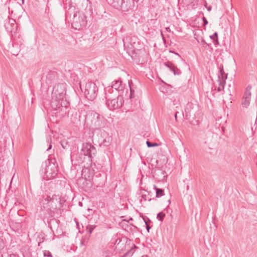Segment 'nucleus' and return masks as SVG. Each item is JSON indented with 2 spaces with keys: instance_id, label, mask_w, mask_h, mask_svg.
<instances>
[{
  "instance_id": "1",
  "label": "nucleus",
  "mask_w": 257,
  "mask_h": 257,
  "mask_svg": "<svg viewBox=\"0 0 257 257\" xmlns=\"http://www.w3.org/2000/svg\"><path fill=\"white\" fill-rule=\"evenodd\" d=\"M65 84L59 83L55 85L52 92V98L51 102L52 108L57 112H63L62 115L66 113V107L69 102L65 98Z\"/></svg>"
},
{
  "instance_id": "2",
  "label": "nucleus",
  "mask_w": 257,
  "mask_h": 257,
  "mask_svg": "<svg viewBox=\"0 0 257 257\" xmlns=\"http://www.w3.org/2000/svg\"><path fill=\"white\" fill-rule=\"evenodd\" d=\"M97 92L98 88L94 83L89 82L86 84L84 94L88 100H93L97 96Z\"/></svg>"
},
{
  "instance_id": "3",
  "label": "nucleus",
  "mask_w": 257,
  "mask_h": 257,
  "mask_svg": "<svg viewBox=\"0 0 257 257\" xmlns=\"http://www.w3.org/2000/svg\"><path fill=\"white\" fill-rule=\"evenodd\" d=\"M106 105L110 109H116L122 106L123 100V97L118 95L115 98H111L106 94Z\"/></svg>"
},
{
  "instance_id": "4",
  "label": "nucleus",
  "mask_w": 257,
  "mask_h": 257,
  "mask_svg": "<svg viewBox=\"0 0 257 257\" xmlns=\"http://www.w3.org/2000/svg\"><path fill=\"white\" fill-rule=\"evenodd\" d=\"M87 21L86 17L84 14L78 12L76 13L72 23V27L76 30H80L86 25Z\"/></svg>"
},
{
  "instance_id": "5",
  "label": "nucleus",
  "mask_w": 257,
  "mask_h": 257,
  "mask_svg": "<svg viewBox=\"0 0 257 257\" xmlns=\"http://www.w3.org/2000/svg\"><path fill=\"white\" fill-rule=\"evenodd\" d=\"M113 6L122 11L127 12L133 6V0H112Z\"/></svg>"
},
{
  "instance_id": "6",
  "label": "nucleus",
  "mask_w": 257,
  "mask_h": 257,
  "mask_svg": "<svg viewBox=\"0 0 257 257\" xmlns=\"http://www.w3.org/2000/svg\"><path fill=\"white\" fill-rule=\"evenodd\" d=\"M45 166V169L44 173L50 178L55 177L58 172L57 167L54 164H51L49 159L45 161L43 164L42 167Z\"/></svg>"
},
{
  "instance_id": "7",
  "label": "nucleus",
  "mask_w": 257,
  "mask_h": 257,
  "mask_svg": "<svg viewBox=\"0 0 257 257\" xmlns=\"http://www.w3.org/2000/svg\"><path fill=\"white\" fill-rule=\"evenodd\" d=\"M85 156H88L91 157L92 155L96 153V149L95 147L90 143H84L81 150Z\"/></svg>"
},
{
  "instance_id": "8",
  "label": "nucleus",
  "mask_w": 257,
  "mask_h": 257,
  "mask_svg": "<svg viewBox=\"0 0 257 257\" xmlns=\"http://www.w3.org/2000/svg\"><path fill=\"white\" fill-rule=\"evenodd\" d=\"M251 86L249 85L247 86L245 89L241 102V105L243 107L247 108L250 104L251 95Z\"/></svg>"
},
{
  "instance_id": "9",
  "label": "nucleus",
  "mask_w": 257,
  "mask_h": 257,
  "mask_svg": "<svg viewBox=\"0 0 257 257\" xmlns=\"http://www.w3.org/2000/svg\"><path fill=\"white\" fill-rule=\"evenodd\" d=\"M5 27L9 32H15L17 30L16 21L13 19H9L8 21L5 23Z\"/></svg>"
},
{
  "instance_id": "10",
  "label": "nucleus",
  "mask_w": 257,
  "mask_h": 257,
  "mask_svg": "<svg viewBox=\"0 0 257 257\" xmlns=\"http://www.w3.org/2000/svg\"><path fill=\"white\" fill-rule=\"evenodd\" d=\"M92 115L93 118V119L92 120V123L96 126H100L103 120V117L96 112L92 113Z\"/></svg>"
},
{
  "instance_id": "11",
  "label": "nucleus",
  "mask_w": 257,
  "mask_h": 257,
  "mask_svg": "<svg viewBox=\"0 0 257 257\" xmlns=\"http://www.w3.org/2000/svg\"><path fill=\"white\" fill-rule=\"evenodd\" d=\"M111 87L112 88H114L117 91H121L123 89V86L122 84V82L119 80H115L113 82Z\"/></svg>"
},
{
  "instance_id": "12",
  "label": "nucleus",
  "mask_w": 257,
  "mask_h": 257,
  "mask_svg": "<svg viewBox=\"0 0 257 257\" xmlns=\"http://www.w3.org/2000/svg\"><path fill=\"white\" fill-rule=\"evenodd\" d=\"M227 79V75H226L225 78L223 79H220V76H218V82H219V86L217 88L218 91H221L223 90L224 88V85L225 84V80Z\"/></svg>"
},
{
  "instance_id": "13",
  "label": "nucleus",
  "mask_w": 257,
  "mask_h": 257,
  "mask_svg": "<svg viewBox=\"0 0 257 257\" xmlns=\"http://www.w3.org/2000/svg\"><path fill=\"white\" fill-rule=\"evenodd\" d=\"M154 187L156 190V197L157 198H159L161 196L164 195V191L162 189H160L157 187L156 185L154 186Z\"/></svg>"
},
{
  "instance_id": "14",
  "label": "nucleus",
  "mask_w": 257,
  "mask_h": 257,
  "mask_svg": "<svg viewBox=\"0 0 257 257\" xmlns=\"http://www.w3.org/2000/svg\"><path fill=\"white\" fill-rule=\"evenodd\" d=\"M165 65L167 67H168L170 69V70L171 71H172L173 72H174V74L175 75L177 74V75H179L180 74V72L179 71L178 72H176V71H175V66L171 62H167L166 63H165Z\"/></svg>"
},
{
  "instance_id": "15",
  "label": "nucleus",
  "mask_w": 257,
  "mask_h": 257,
  "mask_svg": "<svg viewBox=\"0 0 257 257\" xmlns=\"http://www.w3.org/2000/svg\"><path fill=\"white\" fill-rule=\"evenodd\" d=\"M137 248V246L135 244H133V246L131 247V248L127 251L125 254H124L121 257H131L133 255L134 253V249Z\"/></svg>"
},
{
  "instance_id": "16",
  "label": "nucleus",
  "mask_w": 257,
  "mask_h": 257,
  "mask_svg": "<svg viewBox=\"0 0 257 257\" xmlns=\"http://www.w3.org/2000/svg\"><path fill=\"white\" fill-rule=\"evenodd\" d=\"M112 141V138L110 136H107L103 141V144L104 146H109Z\"/></svg>"
},
{
  "instance_id": "17",
  "label": "nucleus",
  "mask_w": 257,
  "mask_h": 257,
  "mask_svg": "<svg viewBox=\"0 0 257 257\" xmlns=\"http://www.w3.org/2000/svg\"><path fill=\"white\" fill-rule=\"evenodd\" d=\"M61 144L62 148L64 149H67L69 147V145L68 144V141L66 140L62 141L61 142Z\"/></svg>"
},
{
  "instance_id": "18",
  "label": "nucleus",
  "mask_w": 257,
  "mask_h": 257,
  "mask_svg": "<svg viewBox=\"0 0 257 257\" xmlns=\"http://www.w3.org/2000/svg\"><path fill=\"white\" fill-rule=\"evenodd\" d=\"M165 216V214L164 213H163V212H159V213H158L157 214V218L162 221L163 219H164V217Z\"/></svg>"
},
{
  "instance_id": "19",
  "label": "nucleus",
  "mask_w": 257,
  "mask_h": 257,
  "mask_svg": "<svg viewBox=\"0 0 257 257\" xmlns=\"http://www.w3.org/2000/svg\"><path fill=\"white\" fill-rule=\"evenodd\" d=\"M219 71H220V75L218 76H220V79H223L224 78V74H225L224 70H223V66H221L219 68Z\"/></svg>"
},
{
  "instance_id": "20",
  "label": "nucleus",
  "mask_w": 257,
  "mask_h": 257,
  "mask_svg": "<svg viewBox=\"0 0 257 257\" xmlns=\"http://www.w3.org/2000/svg\"><path fill=\"white\" fill-rule=\"evenodd\" d=\"M146 143H147L148 147H149V148L153 147H155V146H158V144H157V143H152L151 142H150L149 141H147Z\"/></svg>"
},
{
  "instance_id": "21",
  "label": "nucleus",
  "mask_w": 257,
  "mask_h": 257,
  "mask_svg": "<svg viewBox=\"0 0 257 257\" xmlns=\"http://www.w3.org/2000/svg\"><path fill=\"white\" fill-rule=\"evenodd\" d=\"M95 228V226L89 225L87 227V229L88 230L89 233H91Z\"/></svg>"
},
{
  "instance_id": "22",
  "label": "nucleus",
  "mask_w": 257,
  "mask_h": 257,
  "mask_svg": "<svg viewBox=\"0 0 257 257\" xmlns=\"http://www.w3.org/2000/svg\"><path fill=\"white\" fill-rule=\"evenodd\" d=\"M213 37H214L216 39L215 40V45H216V44H218L219 42H218V38H217V36H218V34L217 32H215L214 33V34L213 35Z\"/></svg>"
},
{
  "instance_id": "23",
  "label": "nucleus",
  "mask_w": 257,
  "mask_h": 257,
  "mask_svg": "<svg viewBox=\"0 0 257 257\" xmlns=\"http://www.w3.org/2000/svg\"><path fill=\"white\" fill-rule=\"evenodd\" d=\"M204 6L206 8V9L208 10V11H209V12L211 11V10L212 9L211 6H207V4L206 3H205V4L204 5Z\"/></svg>"
},
{
  "instance_id": "24",
  "label": "nucleus",
  "mask_w": 257,
  "mask_h": 257,
  "mask_svg": "<svg viewBox=\"0 0 257 257\" xmlns=\"http://www.w3.org/2000/svg\"><path fill=\"white\" fill-rule=\"evenodd\" d=\"M202 20L203 21V25L204 26H206L208 24V21H207V19L205 17H203L202 18Z\"/></svg>"
},
{
  "instance_id": "25",
  "label": "nucleus",
  "mask_w": 257,
  "mask_h": 257,
  "mask_svg": "<svg viewBox=\"0 0 257 257\" xmlns=\"http://www.w3.org/2000/svg\"><path fill=\"white\" fill-rule=\"evenodd\" d=\"M144 221H145V224L146 225V228L147 229V231H148V232H149V230L150 229V227L148 224V223H147V221L146 220H145Z\"/></svg>"
},
{
  "instance_id": "26",
  "label": "nucleus",
  "mask_w": 257,
  "mask_h": 257,
  "mask_svg": "<svg viewBox=\"0 0 257 257\" xmlns=\"http://www.w3.org/2000/svg\"><path fill=\"white\" fill-rule=\"evenodd\" d=\"M130 90H131L130 97L132 98L133 97V93L134 92V91L132 90L130 85Z\"/></svg>"
},
{
  "instance_id": "27",
  "label": "nucleus",
  "mask_w": 257,
  "mask_h": 257,
  "mask_svg": "<svg viewBox=\"0 0 257 257\" xmlns=\"http://www.w3.org/2000/svg\"><path fill=\"white\" fill-rule=\"evenodd\" d=\"M55 201V199L54 198L50 199V201L48 202V203H50V205H52V203H54Z\"/></svg>"
},
{
  "instance_id": "28",
  "label": "nucleus",
  "mask_w": 257,
  "mask_h": 257,
  "mask_svg": "<svg viewBox=\"0 0 257 257\" xmlns=\"http://www.w3.org/2000/svg\"><path fill=\"white\" fill-rule=\"evenodd\" d=\"M142 199H143L145 201H146L147 200V195H143L142 196Z\"/></svg>"
},
{
  "instance_id": "29",
  "label": "nucleus",
  "mask_w": 257,
  "mask_h": 257,
  "mask_svg": "<svg viewBox=\"0 0 257 257\" xmlns=\"http://www.w3.org/2000/svg\"><path fill=\"white\" fill-rule=\"evenodd\" d=\"M210 38L213 40L214 43L215 44V40H216L215 38L214 37H213V35L210 36Z\"/></svg>"
},
{
  "instance_id": "30",
  "label": "nucleus",
  "mask_w": 257,
  "mask_h": 257,
  "mask_svg": "<svg viewBox=\"0 0 257 257\" xmlns=\"http://www.w3.org/2000/svg\"><path fill=\"white\" fill-rule=\"evenodd\" d=\"M178 113V111H176L175 112V119L177 120V114Z\"/></svg>"
},
{
  "instance_id": "31",
  "label": "nucleus",
  "mask_w": 257,
  "mask_h": 257,
  "mask_svg": "<svg viewBox=\"0 0 257 257\" xmlns=\"http://www.w3.org/2000/svg\"><path fill=\"white\" fill-rule=\"evenodd\" d=\"M175 71H176V72H178L179 71L180 72V74L181 73V71L178 69L177 67H175Z\"/></svg>"
},
{
  "instance_id": "32",
  "label": "nucleus",
  "mask_w": 257,
  "mask_h": 257,
  "mask_svg": "<svg viewBox=\"0 0 257 257\" xmlns=\"http://www.w3.org/2000/svg\"><path fill=\"white\" fill-rule=\"evenodd\" d=\"M47 255L49 257H52V255L51 253L50 252H48V254Z\"/></svg>"
},
{
  "instance_id": "33",
  "label": "nucleus",
  "mask_w": 257,
  "mask_h": 257,
  "mask_svg": "<svg viewBox=\"0 0 257 257\" xmlns=\"http://www.w3.org/2000/svg\"><path fill=\"white\" fill-rule=\"evenodd\" d=\"M52 148V145H50L49 148L47 149V151H49V150H50Z\"/></svg>"
},
{
  "instance_id": "34",
  "label": "nucleus",
  "mask_w": 257,
  "mask_h": 257,
  "mask_svg": "<svg viewBox=\"0 0 257 257\" xmlns=\"http://www.w3.org/2000/svg\"><path fill=\"white\" fill-rule=\"evenodd\" d=\"M166 30L168 31V32H170V29L169 28H166Z\"/></svg>"
},
{
  "instance_id": "35",
  "label": "nucleus",
  "mask_w": 257,
  "mask_h": 257,
  "mask_svg": "<svg viewBox=\"0 0 257 257\" xmlns=\"http://www.w3.org/2000/svg\"><path fill=\"white\" fill-rule=\"evenodd\" d=\"M56 201H58L59 202V204H60V206H61V203H60V201H58L57 199H56Z\"/></svg>"
},
{
  "instance_id": "36",
  "label": "nucleus",
  "mask_w": 257,
  "mask_h": 257,
  "mask_svg": "<svg viewBox=\"0 0 257 257\" xmlns=\"http://www.w3.org/2000/svg\"><path fill=\"white\" fill-rule=\"evenodd\" d=\"M226 75L227 76V74H225H225H224V78H225Z\"/></svg>"
},
{
  "instance_id": "37",
  "label": "nucleus",
  "mask_w": 257,
  "mask_h": 257,
  "mask_svg": "<svg viewBox=\"0 0 257 257\" xmlns=\"http://www.w3.org/2000/svg\"><path fill=\"white\" fill-rule=\"evenodd\" d=\"M153 199H154V198H152H152H150V199H148V200L149 201H151V200H152Z\"/></svg>"
},
{
  "instance_id": "38",
  "label": "nucleus",
  "mask_w": 257,
  "mask_h": 257,
  "mask_svg": "<svg viewBox=\"0 0 257 257\" xmlns=\"http://www.w3.org/2000/svg\"><path fill=\"white\" fill-rule=\"evenodd\" d=\"M168 201V202H169V204H170V202H171L170 200V199H169Z\"/></svg>"
},
{
  "instance_id": "39",
  "label": "nucleus",
  "mask_w": 257,
  "mask_h": 257,
  "mask_svg": "<svg viewBox=\"0 0 257 257\" xmlns=\"http://www.w3.org/2000/svg\"><path fill=\"white\" fill-rule=\"evenodd\" d=\"M139 0H133V2H134V1H138Z\"/></svg>"
},
{
  "instance_id": "40",
  "label": "nucleus",
  "mask_w": 257,
  "mask_h": 257,
  "mask_svg": "<svg viewBox=\"0 0 257 257\" xmlns=\"http://www.w3.org/2000/svg\"><path fill=\"white\" fill-rule=\"evenodd\" d=\"M204 143H205V144H207V141H205Z\"/></svg>"
},
{
  "instance_id": "41",
  "label": "nucleus",
  "mask_w": 257,
  "mask_h": 257,
  "mask_svg": "<svg viewBox=\"0 0 257 257\" xmlns=\"http://www.w3.org/2000/svg\"><path fill=\"white\" fill-rule=\"evenodd\" d=\"M14 55H18V54H14Z\"/></svg>"
},
{
  "instance_id": "42",
  "label": "nucleus",
  "mask_w": 257,
  "mask_h": 257,
  "mask_svg": "<svg viewBox=\"0 0 257 257\" xmlns=\"http://www.w3.org/2000/svg\"><path fill=\"white\" fill-rule=\"evenodd\" d=\"M142 257H147V256H142Z\"/></svg>"
}]
</instances>
